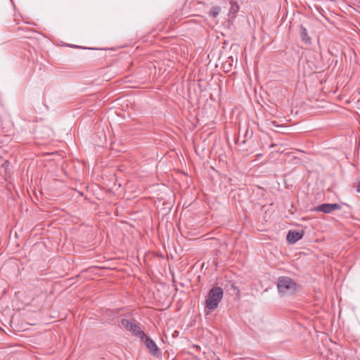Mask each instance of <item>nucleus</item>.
<instances>
[{
	"label": "nucleus",
	"mask_w": 360,
	"mask_h": 360,
	"mask_svg": "<svg viewBox=\"0 0 360 360\" xmlns=\"http://www.w3.org/2000/svg\"><path fill=\"white\" fill-rule=\"evenodd\" d=\"M223 294L222 288L218 286L213 287L208 292L205 300V307L211 311L217 309L222 299Z\"/></svg>",
	"instance_id": "f257e3e1"
},
{
	"label": "nucleus",
	"mask_w": 360,
	"mask_h": 360,
	"mask_svg": "<svg viewBox=\"0 0 360 360\" xmlns=\"http://www.w3.org/2000/svg\"><path fill=\"white\" fill-rule=\"evenodd\" d=\"M278 292L281 295L293 294L296 290V283L289 277H280L277 283Z\"/></svg>",
	"instance_id": "f03ea898"
},
{
	"label": "nucleus",
	"mask_w": 360,
	"mask_h": 360,
	"mask_svg": "<svg viewBox=\"0 0 360 360\" xmlns=\"http://www.w3.org/2000/svg\"><path fill=\"white\" fill-rule=\"evenodd\" d=\"M121 324L127 330L131 333L134 335L141 338H145V333L141 330L140 323L134 319H122Z\"/></svg>",
	"instance_id": "7ed1b4c3"
},
{
	"label": "nucleus",
	"mask_w": 360,
	"mask_h": 360,
	"mask_svg": "<svg viewBox=\"0 0 360 360\" xmlns=\"http://www.w3.org/2000/svg\"><path fill=\"white\" fill-rule=\"evenodd\" d=\"M342 205L338 203H323L314 208L316 212H322L326 214L333 212L334 210L341 209Z\"/></svg>",
	"instance_id": "20e7f679"
},
{
	"label": "nucleus",
	"mask_w": 360,
	"mask_h": 360,
	"mask_svg": "<svg viewBox=\"0 0 360 360\" xmlns=\"http://www.w3.org/2000/svg\"><path fill=\"white\" fill-rule=\"evenodd\" d=\"M302 236L303 231L300 232L299 231L290 230L287 234L286 239L289 243L294 244L301 239Z\"/></svg>",
	"instance_id": "39448f33"
},
{
	"label": "nucleus",
	"mask_w": 360,
	"mask_h": 360,
	"mask_svg": "<svg viewBox=\"0 0 360 360\" xmlns=\"http://www.w3.org/2000/svg\"><path fill=\"white\" fill-rule=\"evenodd\" d=\"M140 339L142 342L145 343V345L150 352V353L153 355H155L156 352L158 351V348L155 342L150 338H148L146 334L145 338H141Z\"/></svg>",
	"instance_id": "423d86ee"
},
{
	"label": "nucleus",
	"mask_w": 360,
	"mask_h": 360,
	"mask_svg": "<svg viewBox=\"0 0 360 360\" xmlns=\"http://www.w3.org/2000/svg\"><path fill=\"white\" fill-rule=\"evenodd\" d=\"M300 35L302 41L305 44H311V37L309 36L307 29L303 25H300Z\"/></svg>",
	"instance_id": "0eeeda50"
},
{
	"label": "nucleus",
	"mask_w": 360,
	"mask_h": 360,
	"mask_svg": "<svg viewBox=\"0 0 360 360\" xmlns=\"http://www.w3.org/2000/svg\"><path fill=\"white\" fill-rule=\"evenodd\" d=\"M220 11L221 9L219 6H214L210 9L209 15L212 18H216L219 15Z\"/></svg>",
	"instance_id": "6e6552de"
},
{
	"label": "nucleus",
	"mask_w": 360,
	"mask_h": 360,
	"mask_svg": "<svg viewBox=\"0 0 360 360\" xmlns=\"http://www.w3.org/2000/svg\"><path fill=\"white\" fill-rule=\"evenodd\" d=\"M231 6L230 8L229 13H233V14L236 13L239 9V6H238V4L236 2H234V3L231 2Z\"/></svg>",
	"instance_id": "1a4fd4ad"
},
{
	"label": "nucleus",
	"mask_w": 360,
	"mask_h": 360,
	"mask_svg": "<svg viewBox=\"0 0 360 360\" xmlns=\"http://www.w3.org/2000/svg\"><path fill=\"white\" fill-rule=\"evenodd\" d=\"M357 191L360 192V182L359 183L357 186Z\"/></svg>",
	"instance_id": "9d476101"
}]
</instances>
